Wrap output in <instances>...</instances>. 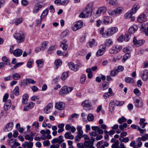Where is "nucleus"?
Segmentation results:
<instances>
[{"mask_svg":"<svg viewBox=\"0 0 148 148\" xmlns=\"http://www.w3.org/2000/svg\"><path fill=\"white\" fill-rule=\"evenodd\" d=\"M71 134V133L70 132H66L64 134V137L67 139H73L74 138V136Z\"/></svg>","mask_w":148,"mask_h":148,"instance_id":"c756f323","label":"nucleus"},{"mask_svg":"<svg viewBox=\"0 0 148 148\" xmlns=\"http://www.w3.org/2000/svg\"><path fill=\"white\" fill-rule=\"evenodd\" d=\"M20 75L17 73H14L12 75V77L13 79L15 80H17L21 78Z\"/></svg>","mask_w":148,"mask_h":148,"instance_id":"4c0bfd02","label":"nucleus"},{"mask_svg":"<svg viewBox=\"0 0 148 148\" xmlns=\"http://www.w3.org/2000/svg\"><path fill=\"white\" fill-rule=\"evenodd\" d=\"M2 60L5 64H8L10 63L9 60L5 56L3 57L2 58Z\"/></svg>","mask_w":148,"mask_h":148,"instance_id":"09e8293b","label":"nucleus"},{"mask_svg":"<svg viewBox=\"0 0 148 148\" xmlns=\"http://www.w3.org/2000/svg\"><path fill=\"white\" fill-rule=\"evenodd\" d=\"M127 121V119L124 116H122L121 118L118 119V122L120 124H121L123 122H126Z\"/></svg>","mask_w":148,"mask_h":148,"instance_id":"603ef678","label":"nucleus"},{"mask_svg":"<svg viewBox=\"0 0 148 148\" xmlns=\"http://www.w3.org/2000/svg\"><path fill=\"white\" fill-rule=\"evenodd\" d=\"M141 31L142 32L144 33L146 35L148 36V27L146 29L143 26H142L141 27Z\"/></svg>","mask_w":148,"mask_h":148,"instance_id":"a18cd8bd","label":"nucleus"},{"mask_svg":"<svg viewBox=\"0 0 148 148\" xmlns=\"http://www.w3.org/2000/svg\"><path fill=\"white\" fill-rule=\"evenodd\" d=\"M111 34L110 32V31H106L105 33H104V34H103V38H107L110 36L112 35Z\"/></svg>","mask_w":148,"mask_h":148,"instance_id":"6e6d98bb","label":"nucleus"},{"mask_svg":"<svg viewBox=\"0 0 148 148\" xmlns=\"http://www.w3.org/2000/svg\"><path fill=\"white\" fill-rule=\"evenodd\" d=\"M55 63L57 67L56 69H57L58 67L61 65L62 64V61L60 59H58L55 60Z\"/></svg>","mask_w":148,"mask_h":148,"instance_id":"3c124183","label":"nucleus"},{"mask_svg":"<svg viewBox=\"0 0 148 148\" xmlns=\"http://www.w3.org/2000/svg\"><path fill=\"white\" fill-rule=\"evenodd\" d=\"M23 53L22 51L20 49H16L13 52V54L16 57L20 56L22 55Z\"/></svg>","mask_w":148,"mask_h":148,"instance_id":"4be33fe9","label":"nucleus"},{"mask_svg":"<svg viewBox=\"0 0 148 148\" xmlns=\"http://www.w3.org/2000/svg\"><path fill=\"white\" fill-rule=\"evenodd\" d=\"M28 95L26 94H24L23 97L22 103L23 104H25L28 101Z\"/></svg>","mask_w":148,"mask_h":148,"instance_id":"72a5a7b5","label":"nucleus"},{"mask_svg":"<svg viewBox=\"0 0 148 148\" xmlns=\"http://www.w3.org/2000/svg\"><path fill=\"white\" fill-rule=\"evenodd\" d=\"M55 108L60 110H62L65 107L64 103L62 102H57L55 105Z\"/></svg>","mask_w":148,"mask_h":148,"instance_id":"f8f14e48","label":"nucleus"},{"mask_svg":"<svg viewBox=\"0 0 148 148\" xmlns=\"http://www.w3.org/2000/svg\"><path fill=\"white\" fill-rule=\"evenodd\" d=\"M43 5L41 4H37L33 8V12L34 14H36L43 7Z\"/></svg>","mask_w":148,"mask_h":148,"instance_id":"dca6fc26","label":"nucleus"},{"mask_svg":"<svg viewBox=\"0 0 148 148\" xmlns=\"http://www.w3.org/2000/svg\"><path fill=\"white\" fill-rule=\"evenodd\" d=\"M133 42L134 45L138 47L142 45L144 43L145 41L141 40H137L135 37L134 38Z\"/></svg>","mask_w":148,"mask_h":148,"instance_id":"2eb2a0df","label":"nucleus"},{"mask_svg":"<svg viewBox=\"0 0 148 148\" xmlns=\"http://www.w3.org/2000/svg\"><path fill=\"white\" fill-rule=\"evenodd\" d=\"M69 0H64L61 1L60 5H66L69 2Z\"/></svg>","mask_w":148,"mask_h":148,"instance_id":"69168bd1","label":"nucleus"},{"mask_svg":"<svg viewBox=\"0 0 148 148\" xmlns=\"http://www.w3.org/2000/svg\"><path fill=\"white\" fill-rule=\"evenodd\" d=\"M83 22L81 21H79L74 23V25L72 27L73 31H76L81 28L83 26Z\"/></svg>","mask_w":148,"mask_h":148,"instance_id":"1a4fd4ad","label":"nucleus"},{"mask_svg":"<svg viewBox=\"0 0 148 148\" xmlns=\"http://www.w3.org/2000/svg\"><path fill=\"white\" fill-rule=\"evenodd\" d=\"M22 22V18H16L13 21L12 23H15V24L17 25L21 23Z\"/></svg>","mask_w":148,"mask_h":148,"instance_id":"473e14b6","label":"nucleus"},{"mask_svg":"<svg viewBox=\"0 0 148 148\" xmlns=\"http://www.w3.org/2000/svg\"><path fill=\"white\" fill-rule=\"evenodd\" d=\"M140 139L142 140L143 141H145L148 139V134H145V136H143L142 137H140Z\"/></svg>","mask_w":148,"mask_h":148,"instance_id":"e2e57ef3","label":"nucleus"},{"mask_svg":"<svg viewBox=\"0 0 148 148\" xmlns=\"http://www.w3.org/2000/svg\"><path fill=\"white\" fill-rule=\"evenodd\" d=\"M138 27L136 25H134L129 29L128 32L130 34L134 33L138 29Z\"/></svg>","mask_w":148,"mask_h":148,"instance_id":"412c9836","label":"nucleus"},{"mask_svg":"<svg viewBox=\"0 0 148 148\" xmlns=\"http://www.w3.org/2000/svg\"><path fill=\"white\" fill-rule=\"evenodd\" d=\"M141 140L140 137H138L136 139V141L137 143V145L138 147H141L143 143L141 142Z\"/></svg>","mask_w":148,"mask_h":148,"instance_id":"37998d69","label":"nucleus"},{"mask_svg":"<svg viewBox=\"0 0 148 148\" xmlns=\"http://www.w3.org/2000/svg\"><path fill=\"white\" fill-rule=\"evenodd\" d=\"M125 81L128 83H132L134 82V80L133 79L130 77H126L125 79Z\"/></svg>","mask_w":148,"mask_h":148,"instance_id":"bf43d9fd","label":"nucleus"},{"mask_svg":"<svg viewBox=\"0 0 148 148\" xmlns=\"http://www.w3.org/2000/svg\"><path fill=\"white\" fill-rule=\"evenodd\" d=\"M86 76L85 75H82L80 79V82L82 84H84L85 82Z\"/></svg>","mask_w":148,"mask_h":148,"instance_id":"8fccbe9b","label":"nucleus"},{"mask_svg":"<svg viewBox=\"0 0 148 148\" xmlns=\"http://www.w3.org/2000/svg\"><path fill=\"white\" fill-rule=\"evenodd\" d=\"M118 73V71L117 70L114 69L112 71L110 72V75L112 76H114L116 75Z\"/></svg>","mask_w":148,"mask_h":148,"instance_id":"13d9d810","label":"nucleus"},{"mask_svg":"<svg viewBox=\"0 0 148 148\" xmlns=\"http://www.w3.org/2000/svg\"><path fill=\"white\" fill-rule=\"evenodd\" d=\"M134 92L137 96H138L140 95V93L139 90L137 88H135L134 90Z\"/></svg>","mask_w":148,"mask_h":148,"instance_id":"774afa93","label":"nucleus"},{"mask_svg":"<svg viewBox=\"0 0 148 148\" xmlns=\"http://www.w3.org/2000/svg\"><path fill=\"white\" fill-rule=\"evenodd\" d=\"M123 10V8L122 7H119L117 8L114 10L115 14H120L121 13Z\"/></svg>","mask_w":148,"mask_h":148,"instance_id":"c9c22d12","label":"nucleus"},{"mask_svg":"<svg viewBox=\"0 0 148 148\" xmlns=\"http://www.w3.org/2000/svg\"><path fill=\"white\" fill-rule=\"evenodd\" d=\"M97 44L95 41L94 39H92V41L87 43V46L88 48H91L96 46Z\"/></svg>","mask_w":148,"mask_h":148,"instance_id":"bb28decb","label":"nucleus"},{"mask_svg":"<svg viewBox=\"0 0 148 148\" xmlns=\"http://www.w3.org/2000/svg\"><path fill=\"white\" fill-rule=\"evenodd\" d=\"M25 138L26 140L32 141L33 139V137L30 136L29 135L27 134L25 136Z\"/></svg>","mask_w":148,"mask_h":148,"instance_id":"5fc2aeb1","label":"nucleus"},{"mask_svg":"<svg viewBox=\"0 0 148 148\" xmlns=\"http://www.w3.org/2000/svg\"><path fill=\"white\" fill-rule=\"evenodd\" d=\"M86 17H88L91 15L92 13V9L91 7L88 6L86 7L84 11Z\"/></svg>","mask_w":148,"mask_h":148,"instance_id":"a211bd4d","label":"nucleus"},{"mask_svg":"<svg viewBox=\"0 0 148 148\" xmlns=\"http://www.w3.org/2000/svg\"><path fill=\"white\" fill-rule=\"evenodd\" d=\"M36 63L39 68H41L42 66L43 63L42 60H37L36 61Z\"/></svg>","mask_w":148,"mask_h":148,"instance_id":"49530a36","label":"nucleus"},{"mask_svg":"<svg viewBox=\"0 0 148 148\" xmlns=\"http://www.w3.org/2000/svg\"><path fill=\"white\" fill-rule=\"evenodd\" d=\"M114 101H111L109 103V110L110 112H112L114 110Z\"/></svg>","mask_w":148,"mask_h":148,"instance_id":"7c9ffc66","label":"nucleus"},{"mask_svg":"<svg viewBox=\"0 0 148 148\" xmlns=\"http://www.w3.org/2000/svg\"><path fill=\"white\" fill-rule=\"evenodd\" d=\"M36 83V82L35 81L30 78H26L23 80V82H21L22 83L26 86H27L28 84H34Z\"/></svg>","mask_w":148,"mask_h":148,"instance_id":"4468645a","label":"nucleus"},{"mask_svg":"<svg viewBox=\"0 0 148 148\" xmlns=\"http://www.w3.org/2000/svg\"><path fill=\"white\" fill-rule=\"evenodd\" d=\"M94 142V139L93 138L90 140L85 141L84 143V146L83 148H95L93 146Z\"/></svg>","mask_w":148,"mask_h":148,"instance_id":"0eeeda50","label":"nucleus"},{"mask_svg":"<svg viewBox=\"0 0 148 148\" xmlns=\"http://www.w3.org/2000/svg\"><path fill=\"white\" fill-rule=\"evenodd\" d=\"M48 12L49 10L47 8L43 11L40 16V18H41V19H43L44 17L47 15Z\"/></svg>","mask_w":148,"mask_h":148,"instance_id":"f704fd0d","label":"nucleus"},{"mask_svg":"<svg viewBox=\"0 0 148 148\" xmlns=\"http://www.w3.org/2000/svg\"><path fill=\"white\" fill-rule=\"evenodd\" d=\"M146 20L145 16L144 14H141L137 19L138 21L140 23H143Z\"/></svg>","mask_w":148,"mask_h":148,"instance_id":"cd10ccee","label":"nucleus"},{"mask_svg":"<svg viewBox=\"0 0 148 148\" xmlns=\"http://www.w3.org/2000/svg\"><path fill=\"white\" fill-rule=\"evenodd\" d=\"M119 140L121 142H124L126 143L129 142V139L128 137L123 138V137H120Z\"/></svg>","mask_w":148,"mask_h":148,"instance_id":"e433bc0d","label":"nucleus"},{"mask_svg":"<svg viewBox=\"0 0 148 148\" xmlns=\"http://www.w3.org/2000/svg\"><path fill=\"white\" fill-rule=\"evenodd\" d=\"M13 92L16 95H18L19 94L18 87H16L14 90Z\"/></svg>","mask_w":148,"mask_h":148,"instance_id":"052dcab7","label":"nucleus"},{"mask_svg":"<svg viewBox=\"0 0 148 148\" xmlns=\"http://www.w3.org/2000/svg\"><path fill=\"white\" fill-rule=\"evenodd\" d=\"M77 136L75 138V140L76 141H78L83 137V131L82 130V127L80 126H78L77 127Z\"/></svg>","mask_w":148,"mask_h":148,"instance_id":"423d86ee","label":"nucleus"},{"mask_svg":"<svg viewBox=\"0 0 148 148\" xmlns=\"http://www.w3.org/2000/svg\"><path fill=\"white\" fill-rule=\"evenodd\" d=\"M140 6L138 3L134 5L130 11H128L125 14V16L126 18L130 17L133 14L135 13L137 10L140 8Z\"/></svg>","mask_w":148,"mask_h":148,"instance_id":"f03ea898","label":"nucleus"},{"mask_svg":"<svg viewBox=\"0 0 148 148\" xmlns=\"http://www.w3.org/2000/svg\"><path fill=\"white\" fill-rule=\"evenodd\" d=\"M94 119L93 115L91 114H89L87 116V119L88 121H91L93 120Z\"/></svg>","mask_w":148,"mask_h":148,"instance_id":"4d7b16f0","label":"nucleus"},{"mask_svg":"<svg viewBox=\"0 0 148 148\" xmlns=\"http://www.w3.org/2000/svg\"><path fill=\"white\" fill-rule=\"evenodd\" d=\"M48 42L47 41H44L42 43L41 47L42 48V51L44 50L47 46Z\"/></svg>","mask_w":148,"mask_h":148,"instance_id":"de8ad7c7","label":"nucleus"},{"mask_svg":"<svg viewBox=\"0 0 148 148\" xmlns=\"http://www.w3.org/2000/svg\"><path fill=\"white\" fill-rule=\"evenodd\" d=\"M40 133L42 135L40 138L39 137H36L34 138V140L36 141H40V139L45 140L46 139H49L51 138V136L50 134V131L49 130H47L46 131L44 130H41Z\"/></svg>","mask_w":148,"mask_h":148,"instance_id":"f257e3e1","label":"nucleus"},{"mask_svg":"<svg viewBox=\"0 0 148 148\" xmlns=\"http://www.w3.org/2000/svg\"><path fill=\"white\" fill-rule=\"evenodd\" d=\"M63 137L62 136H60L58 138H55L51 140V142L52 143H58V144L60 145L64 141Z\"/></svg>","mask_w":148,"mask_h":148,"instance_id":"ddd939ff","label":"nucleus"},{"mask_svg":"<svg viewBox=\"0 0 148 148\" xmlns=\"http://www.w3.org/2000/svg\"><path fill=\"white\" fill-rule=\"evenodd\" d=\"M103 23L106 25L110 24L112 21V18L109 16L104 17L103 18Z\"/></svg>","mask_w":148,"mask_h":148,"instance_id":"f3484780","label":"nucleus"},{"mask_svg":"<svg viewBox=\"0 0 148 148\" xmlns=\"http://www.w3.org/2000/svg\"><path fill=\"white\" fill-rule=\"evenodd\" d=\"M124 103L123 101H116L115 102V104L117 106H121L123 105Z\"/></svg>","mask_w":148,"mask_h":148,"instance_id":"338daca9","label":"nucleus"},{"mask_svg":"<svg viewBox=\"0 0 148 148\" xmlns=\"http://www.w3.org/2000/svg\"><path fill=\"white\" fill-rule=\"evenodd\" d=\"M13 126V123L11 122L9 123L6 126L5 128V131H9L12 129Z\"/></svg>","mask_w":148,"mask_h":148,"instance_id":"a878e982","label":"nucleus"},{"mask_svg":"<svg viewBox=\"0 0 148 148\" xmlns=\"http://www.w3.org/2000/svg\"><path fill=\"white\" fill-rule=\"evenodd\" d=\"M59 94L62 96H64V95L67 94V86H64L62 87L60 90Z\"/></svg>","mask_w":148,"mask_h":148,"instance_id":"b1692460","label":"nucleus"},{"mask_svg":"<svg viewBox=\"0 0 148 148\" xmlns=\"http://www.w3.org/2000/svg\"><path fill=\"white\" fill-rule=\"evenodd\" d=\"M105 51L101 49H99L97 52L96 55L97 56H99L103 55Z\"/></svg>","mask_w":148,"mask_h":148,"instance_id":"58836bf2","label":"nucleus"},{"mask_svg":"<svg viewBox=\"0 0 148 148\" xmlns=\"http://www.w3.org/2000/svg\"><path fill=\"white\" fill-rule=\"evenodd\" d=\"M105 43L106 46H110L112 44L113 42L111 39L109 38L106 40Z\"/></svg>","mask_w":148,"mask_h":148,"instance_id":"a19ab883","label":"nucleus"},{"mask_svg":"<svg viewBox=\"0 0 148 148\" xmlns=\"http://www.w3.org/2000/svg\"><path fill=\"white\" fill-rule=\"evenodd\" d=\"M107 10L106 8L103 6L98 8L96 11V13L93 14V17L96 18L99 16L101 14H104Z\"/></svg>","mask_w":148,"mask_h":148,"instance_id":"20e7f679","label":"nucleus"},{"mask_svg":"<svg viewBox=\"0 0 148 148\" xmlns=\"http://www.w3.org/2000/svg\"><path fill=\"white\" fill-rule=\"evenodd\" d=\"M82 105L84 107V109L86 110H89L92 108L91 103L88 100H85L83 101L82 103Z\"/></svg>","mask_w":148,"mask_h":148,"instance_id":"6e6552de","label":"nucleus"},{"mask_svg":"<svg viewBox=\"0 0 148 148\" xmlns=\"http://www.w3.org/2000/svg\"><path fill=\"white\" fill-rule=\"evenodd\" d=\"M119 142L118 140H116L112 145V148H119Z\"/></svg>","mask_w":148,"mask_h":148,"instance_id":"79ce46f5","label":"nucleus"},{"mask_svg":"<svg viewBox=\"0 0 148 148\" xmlns=\"http://www.w3.org/2000/svg\"><path fill=\"white\" fill-rule=\"evenodd\" d=\"M14 38L16 40L18 43L23 42L25 39V35L23 33H16L13 35Z\"/></svg>","mask_w":148,"mask_h":148,"instance_id":"7ed1b4c3","label":"nucleus"},{"mask_svg":"<svg viewBox=\"0 0 148 148\" xmlns=\"http://www.w3.org/2000/svg\"><path fill=\"white\" fill-rule=\"evenodd\" d=\"M107 1L109 2V3L110 5H115L118 4V0H107Z\"/></svg>","mask_w":148,"mask_h":148,"instance_id":"2f4dec72","label":"nucleus"},{"mask_svg":"<svg viewBox=\"0 0 148 148\" xmlns=\"http://www.w3.org/2000/svg\"><path fill=\"white\" fill-rule=\"evenodd\" d=\"M53 107V104L51 103H48L45 108L44 109V112L46 114H48L49 113V110L51 109Z\"/></svg>","mask_w":148,"mask_h":148,"instance_id":"393cba45","label":"nucleus"},{"mask_svg":"<svg viewBox=\"0 0 148 148\" xmlns=\"http://www.w3.org/2000/svg\"><path fill=\"white\" fill-rule=\"evenodd\" d=\"M134 104L135 106L137 108H141L143 105V101L140 99H135Z\"/></svg>","mask_w":148,"mask_h":148,"instance_id":"9b49d317","label":"nucleus"},{"mask_svg":"<svg viewBox=\"0 0 148 148\" xmlns=\"http://www.w3.org/2000/svg\"><path fill=\"white\" fill-rule=\"evenodd\" d=\"M33 63V60L32 59H29L27 63V66L28 67L31 68L32 67V64Z\"/></svg>","mask_w":148,"mask_h":148,"instance_id":"680f3d73","label":"nucleus"},{"mask_svg":"<svg viewBox=\"0 0 148 148\" xmlns=\"http://www.w3.org/2000/svg\"><path fill=\"white\" fill-rule=\"evenodd\" d=\"M68 74L66 72H64L61 75V79L63 80H64L68 77Z\"/></svg>","mask_w":148,"mask_h":148,"instance_id":"c03bdc74","label":"nucleus"},{"mask_svg":"<svg viewBox=\"0 0 148 148\" xmlns=\"http://www.w3.org/2000/svg\"><path fill=\"white\" fill-rule=\"evenodd\" d=\"M91 128L93 130L98 133L99 134H102L103 132V130L98 126H92L91 127Z\"/></svg>","mask_w":148,"mask_h":148,"instance_id":"aec40b11","label":"nucleus"},{"mask_svg":"<svg viewBox=\"0 0 148 148\" xmlns=\"http://www.w3.org/2000/svg\"><path fill=\"white\" fill-rule=\"evenodd\" d=\"M33 143L30 141L28 142L27 141H25L22 144V146L24 147H27V148H32L33 146Z\"/></svg>","mask_w":148,"mask_h":148,"instance_id":"5701e85b","label":"nucleus"},{"mask_svg":"<svg viewBox=\"0 0 148 148\" xmlns=\"http://www.w3.org/2000/svg\"><path fill=\"white\" fill-rule=\"evenodd\" d=\"M109 87L108 84L107 82H104L100 86V88L103 90L107 89Z\"/></svg>","mask_w":148,"mask_h":148,"instance_id":"c85d7f7f","label":"nucleus"},{"mask_svg":"<svg viewBox=\"0 0 148 148\" xmlns=\"http://www.w3.org/2000/svg\"><path fill=\"white\" fill-rule=\"evenodd\" d=\"M11 107L10 104H9V105H8L5 103L4 106V110L5 111H7Z\"/></svg>","mask_w":148,"mask_h":148,"instance_id":"0e129e2a","label":"nucleus"},{"mask_svg":"<svg viewBox=\"0 0 148 148\" xmlns=\"http://www.w3.org/2000/svg\"><path fill=\"white\" fill-rule=\"evenodd\" d=\"M56 48V46L55 45H53L49 48L48 50L49 53H51L55 50Z\"/></svg>","mask_w":148,"mask_h":148,"instance_id":"864d4df0","label":"nucleus"},{"mask_svg":"<svg viewBox=\"0 0 148 148\" xmlns=\"http://www.w3.org/2000/svg\"><path fill=\"white\" fill-rule=\"evenodd\" d=\"M122 49L121 46L118 45L114 46L109 50V53H116Z\"/></svg>","mask_w":148,"mask_h":148,"instance_id":"9d476101","label":"nucleus"},{"mask_svg":"<svg viewBox=\"0 0 148 148\" xmlns=\"http://www.w3.org/2000/svg\"><path fill=\"white\" fill-rule=\"evenodd\" d=\"M68 64L69 68L75 71H77L79 70V68L82 67L81 64L80 63L78 64H76L73 62H70L68 63Z\"/></svg>","mask_w":148,"mask_h":148,"instance_id":"39448f33","label":"nucleus"},{"mask_svg":"<svg viewBox=\"0 0 148 148\" xmlns=\"http://www.w3.org/2000/svg\"><path fill=\"white\" fill-rule=\"evenodd\" d=\"M142 79L144 81H146L148 79V71L145 70L141 75Z\"/></svg>","mask_w":148,"mask_h":148,"instance_id":"6ab92c4d","label":"nucleus"},{"mask_svg":"<svg viewBox=\"0 0 148 148\" xmlns=\"http://www.w3.org/2000/svg\"><path fill=\"white\" fill-rule=\"evenodd\" d=\"M110 31L112 35L116 32L118 30V29L116 27H112L110 28Z\"/></svg>","mask_w":148,"mask_h":148,"instance_id":"ea45409f","label":"nucleus"}]
</instances>
